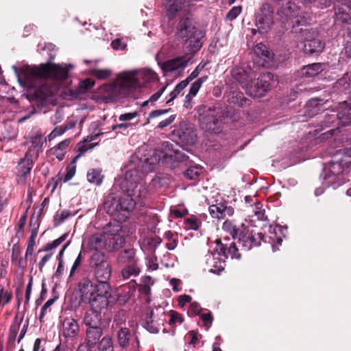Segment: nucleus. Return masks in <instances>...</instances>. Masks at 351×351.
<instances>
[{"label":"nucleus","mask_w":351,"mask_h":351,"mask_svg":"<svg viewBox=\"0 0 351 351\" xmlns=\"http://www.w3.org/2000/svg\"><path fill=\"white\" fill-rule=\"evenodd\" d=\"M29 226L31 228V236L36 238L38 234V228L39 226L38 218L35 216H32L29 221Z\"/></svg>","instance_id":"48"},{"label":"nucleus","mask_w":351,"mask_h":351,"mask_svg":"<svg viewBox=\"0 0 351 351\" xmlns=\"http://www.w3.org/2000/svg\"><path fill=\"white\" fill-rule=\"evenodd\" d=\"M207 78V76H203L194 82L190 87L189 93L191 94L192 96H195L201 88L202 84L206 81Z\"/></svg>","instance_id":"44"},{"label":"nucleus","mask_w":351,"mask_h":351,"mask_svg":"<svg viewBox=\"0 0 351 351\" xmlns=\"http://www.w3.org/2000/svg\"><path fill=\"white\" fill-rule=\"evenodd\" d=\"M102 330L100 327H88L86 330V345L94 347L102 335Z\"/></svg>","instance_id":"22"},{"label":"nucleus","mask_w":351,"mask_h":351,"mask_svg":"<svg viewBox=\"0 0 351 351\" xmlns=\"http://www.w3.org/2000/svg\"><path fill=\"white\" fill-rule=\"evenodd\" d=\"M70 143V139H65L61 141L60 143H58L56 146H55L51 149L52 154L55 155L59 160H63Z\"/></svg>","instance_id":"28"},{"label":"nucleus","mask_w":351,"mask_h":351,"mask_svg":"<svg viewBox=\"0 0 351 351\" xmlns=\"http://www.w3.org/2000/svg\"><path fill=\"white\" fill-rule=\"evenodd\" d=\"M338 118L343 125L351 123V103L345 101L341 104Z\"/></svg>","instance_id":"23"},{"label":"nucleus","mask_w":351,"mask_h":351,"mask_svg":"<svg viewBox=\"0 0 351 351\" xmlns=\"http://www.w3.org/2000/svg\"><path fill=\"white\" fill-rule=\"evenodd\" d=\"M274 23V10L269 4H264L258 12L255 25L256 29H252L251 32L255 34L258 31L260 34H265L268 32Z\"/></svg>","instance_id":"10"},{"label":"nucleus","mask_w":351,"mask_h":351,"mask_svg":"<svg viewBox=\"0 0 351 351\" xmlns=\"http://www.w3.org/2000/svg\"><path fill=\"white\" fill-rule=\"evenodd\" d=\"M90 247L95 252H100L99 250L106 248V240L105 235L101 234H93L89 241Z\"/></svg>","instance_id":"24"},{"label":"nucleus","mask_w":351,"mask_h":351,"mask_svg":"<svg viewBox=\"0 0 351 351\" xmlns=\"http://www.w3.org/2000/svg\"><path fill=\"white\" fill-rule=\"evenodd\" d=\"M141 272L140 267L136 263L125 267L121 271V276L124 279H128L132 276H136Z\"/></svg>","instance_id":"35"},{"label":"nucleus","mask_w":351,"mask_h":351,"mask_svg":"<svg viewBox=\"0 0 351 351\" xmlns=\"http://www.w3.org/2000/svg\"><path fill=\"white\" fill-rule=\"evenodd\" d=\"M57 90V86H53L50 88H48L47 86L44 85L40 87L39 89H38L37 94L40 97H42V99H45L48 97L55 94Z\"/></svg>","instance_id":"40"},{"label":"nucleus","mask_w":351,"mask_h":351,"mask_svg":"<svg viewBox=\"0 0 351 351\" xmlns=\"http://www.w3.org/2000/svg\"><path fill=\"white\" fill-rule=\"evenodd\" d=\"M208 210L213 218L218 219H223L226 217H230L234 214V209L231 206H227L223 203L210 205Z\"/></svg>","instance_id":"20"},{"label":"nucleus","mask_w":351,"mask_h":351,"mask_svg":"<svg viewBox=\"0 0 351 351\" xmlns=\"http://www.w3.org/2000/svg\"><path fill=\"white\" fill-rule=\"evenodd\" d=\"M206 64V63H199L195 69L190 74V75L184 81H188L189 84L191 80L196 78L199 75V73L204 69Z\"/></svg>","instance_id":"51"},{"label":"nucleus","mask_w":351,"mask_h":351,"mask_svg":"<svg viewBox=\"0 0 351 351\" xmlns=\"http://www.w3.org/2000/svg\"><path fill=\"white\" fill-rule=\"evenodd\" d=\"M254 53L259 58V60H255L257 64L263 66L269 63L274 58L273 52L262 43H258L254 47Z\"/></svg>","instance_id":"19"},{"label":"nucleus","mask_w":351,"mask_h":351,"mask_svg":"<svg viewBox=\"0 0 351 351\" xmlns=\"http://www.w3.org/2000/svg\"><path fill=\"white\" fill-rule=\"evenodd\" d=\"M201 311V307L197 302H193L191 304L190 307L188 310V314L191 316L199 315Z\"/></svg>","instance_id":"56"},{"label":"nucleus","mask_w":351,"mask_h":351,"mask_svg":"<svg viewBox=\"0 0 351 351\" xmlns=\"http://www.w3.org/2000/svg\"><path fill=\"white\" fill-rule=\"evenodd\" d=\"M99 351H113V343L112 338L104 337L99 342L98 346Z\"/></svg>","instance_id":"41"},{"label":"nucleus","mask_w":351,"mask_h":351,"mask_svg":"<svg viewBox=\"0 0 351 351\" xmlns=\"http://www.w3.org/2000/svg\"><path fill=\"white\" fill-rule=\"evenodd\" d=\"M130 93L128 86L123 84L121 73L114 83L101 86L95 93L94 97L99 102L108 103L115 101L121 95Z\"/></svg>","instance_id":"6"},{"label":"nucleus","mask_w":351,"mask_h":351,"mask_svg":"<svg viewBox=\"0 0 351 351\" xmlns=\"http://www.w3.org/2000/svg\"><path fill=\"white\" fill-rule=\"evenodd\" d=\"M300 11L294 3L287 1L278 11L282 23L290 22L293 25H303L306 21L299 16Z\"/></svg>","instance_id":"12"},{"label":"nucleus","mask_w":351,"mask_h":351,"mask_svg":"<svg viewBox=\"0 0 351 351\" xmlns=\"http://www.w3.org/2000/svg\"><path fill=\"white\" fill-rule=\"evenodd\" d=\"M32 168V160L29 157V153H27L25 157L19 162L18 169L19 172L21 176H26L29 173Z\"/></svg>","instance_id":"29"},{"label":"nucleus","mask_w":351,"mask_h":351,"mask_svg":"<svg viewBox=\"0 0 351 351\" xmlns=\"http://www.w3.org/2000/svg\"><path fill=\"white\" fill-rule=\"evenodd\" d=\"M201 319L204 322V325L206 327V330H208L212 324L213 317L210 313H203L201 315Z\"/></svg>","instance_id":"57"},{"label":"nucleus","mask_w":351,"mask_h":351,"mask_svg":"<svg viewBox=\"0 0 351 351\" xmlns=\"http://www.w3.org/2000/svg\"><path fill=\"white\" fill-rule=\"evenodd\" d=\"M56 298H51L48 300L41 308L40 315L39 317L40 320L42 322L44 317L51 311V306L54 303Z\"/></svg>","instance_id":"50"},{"label":"nucleus","mask_w":351,"mask_h":351,"mask_svg":"<svg viewBox=\"0 0 351 351\" xmlns=\"http://www.w3.org/2000/svg\"><path fill=\"white\" fill-rule=\"evenodd\" d=\"M105 239L106 240V249L109 251L118 250L125 243L123 236L106 237Z\"/></svg>","instance_id":"25"},{"label":"nucleus","mask_w":351,"mask_h":351,"mask_svg":"<svg viewBox=\"0 0 351 351\" xmlns=\"http://www.w3.org/2000/svg\"><path fill=\"white\" fill-rule=\"evenodd\" d=\"M324 70V65L320 63H313L312 64L303 66L302 75L306 77H313L317 75Z\"/></svg>","instance_id":"26"},{"label":"nucleus","mask_w":351,"mask_h":351,"mask_svg":"<svg viewBox=\"0 0 351 351\" xmlns=\"http://www.w3.org/2000/svg\"><path fill=\"white\" fill-rule=\"evenodd\" d=\"M66 129L64 126H58L56 127L49 135L48 139L49 141H52L56 137L62 135L65 132Z\"/></svg>","instance_id":"53"},{"label":"nucleus","mask_w":351,"mask_h":351,"mask_svg":"<svg viewBox=\"0 0 351 351\" xmlns=\"http://www.w3.org/2000/svg\"><path fill=\"white\" fill-rule=\"evenodd\" d=\"M80 331L77 321L72 317H65L62 321L61 333L65 338H73Z\"/></svg>","instance_id":"18"},{"label":"nucleus","mask_w":351,"mask_h":351,"mask_svg":"<svg viewBox=\"0 0 351 351\" xmlns=\"http://www.w3.org/2000/svg\"><path fill=\"white\" fill-rule=\"evenodd\" d=\"M224 248L226 252L227 258L230 257L231 258H239L240 254L238 253V248L235 245L234 243H232L230 245L229 247L227 249L226 245H224Z\"/></svg>","instance_id":"47"},{"label":"nucleus","mask_w":351,"mask_h":351,"mask_svg":"<svg viewBox=\"0 0 351 351\" xmlns=\"http://www.w3.org/2000/svg\"><path fill=\"white\" fill-rule=\"evenodd\" d=\"M232 75L245 88L247 93L254 97H263L278 82L277 78L270 73H266L256 80L254 71H245L243 67L233 69Z\"/></svg>","instance_id":"2"},{"label":"nucleus","mask_w":351,"mask_h":351,"mask_svg":"<svg viewBox=\"0 0 351 351\" xmlns=\"http://www.w3.org/2000/svg\"><path fill=\"white\" fill-rule=\"evenodd\" d=\"M189 62V60L186 59L184 56H181L160 63L159 64L165 73H169L180 69L183 70L188 65Z\"/></svg>","instance_id":"17"},{"label":"nucleus","mask_w":351,"mask_h":351,"mask_svg":"<svg viewBox=\"0 0 351 351\" xmlns=\"http://www.w3.org/2000/svg\"><path fill=\"white\" fill-rule=\"evenodd\" d=\"M71 215V213L69 210H61L58 211L54 217H53V221L56 226H59L60 223H62L65 219H66L69 216Z\"/></svg>","instance_id":"45"},{"label":"nucleus","mask_w":351,"mask_h":351,"mask_svg":"<svg viewBox=\"0 0 351 351\" xmlns=\"http://www.w3.org/2000/svg\"><path fill=\"white\" fill-rule=\"evenodd\" d=\"M123 194L117 199L115 197L109 195L105 202V208L107 212L112 215L120 213L123 217L125 213H129L132 211L135 207V200L132 195L134 192H123Z\"/></svg>","instance_id":"7"},{"label":"nucleus","mask_w":351,"mask_h":351,"mask_svg":"<svg viewBox=\"0 0 351 351\" xmlns=\"http://www.w3.org/2000/svg\"><path fill=\"white\" fill-rule=\"evenodd\" d=\"M222 229L229 233L233 239H237L239 234L242 232V230L237 228L236 225L230 220H226L223 222Z\"/></svg>","instance_id":"36"},{"label":"nucleus","mask_w":351,"mask_h":351,"mask_svg":"<svg viewBox=\"0 0 351 351\" xmlns=\"http://www.w3.org/2000/svg\"><path fill=\"white\" fill-rule=\"evenodd\" d=\"M188 85V81H182L179 84L176 85L173 90L170 93V99H168L166 103L170 104L177 96L180 94V93Z\"/></svg>","instance_id":"42"},{"label":"nucleus","mask_w":351,"mask_h":351,"mask_svg":"<svg viewBox=\"0 0 351 351\" xmlns=\"http://www.w3.org/2000/svg\"><path fill=\"white\" fill-rule=\"evenodd\" d=\"M175 118H176V115H171L167 119L160 121L158 123V128H164L169 125L175 120Z\"/></svg>","instance_id":"62"},{"label":"nucleus","mask_w":351,"mask_h":351,"mask_svg":"<svg viewBox=\"0 0 351 351\" xmlns=\"http://www.w3.org/2000/svg\"><path fill=\"white\" fill-rule=\"evenodd\" d=\"M43 144V138L41 134H36L32 138V146L29 152H33L36 154L38 153Z\"/></svg>","instance_id":"38"},{"label":"nucleus","mask_w":351,"mask_h":351,"mask_svg":"<svg viewBox=\"0 0 351 351\" xmlns=\"http://www.w3.org/2000/svg\"><path fill=\"white\" fill-rule=\"evenodd\" d=\"M315 32L305 31L303 32L304 42L302 46L304 51L306 53L313 54L322 51L324 46L321 40L316 38Z\"/></svg>","instance_id":"15"},{"label":"nucleus","mask_w":351,"mask_h":351,"mask_svg":"<svg viewBox=\"0 0 351 351\" xmlns=\"http://www.w3.org/2000/svg\"><path fill=\"white\" fill-rule=\"evenodd\" d=\"M76 166L73 164H69L66 169V173L64 178V182H66L70 180L75 174Z\"/></svg>","instance_id":"54"},{"label":"nucleus","mask_w":351,"mask_h":351,"mask_svg":"<svg viewBox=\"0 0 351 351\" xmlns=\"http://www.w3.org/2000/svg\"><path fill=\"white\" fill-rule=\"evenodd\" d=\"M180 283H181V281L177 278H172L170 280V285L172 287V289L176 292H178L180 291V289H181L180 287Z\"/></svg>","instance_id":"64"},{"label":"nucleus","mask_w":351,"mask_h":351,"mask_svg":"<svg viewBox=\"0 0 351 351\" xmlns=\"http://www.w3.org/2000/svg\"><path fill=\"white\" fill-rule=\"evenodd\" d=\"M101 317L96 310L88 311L84 317V324L88 327H99Z\"/></svg>","instance_id":"27"},{"label":"nucleus","mask_w":351,"mask_h":351,"mask_svg":"<svg viewBox=\"0 0 351 351\" xmlns=\"http://www.w3.org/2000/svg\"><path fill=\"white\" fill-rule=\"evenodd\" d=\"M95 85V82L90 79H86L80 83V87L84 89H90Z\"/></svg>","instance_id":"63"},{"label":"nucleus","mask_w":351,"mask_h":351,"mask_svg":"<svg viewBox=\"0 0 351 351\" xmlns=\"http://www.w3.org/2000/svg\"><path fill=\"white\" fill-rule=\"evenodd\" d=\"M181 3L178 0H165V5L167 8L169 18L176 16L177 12L181 10Z\"/></svg>","instance_id":"33"},{"label":"nucleus","mask_w":351,"mask_h":351,"mask_svg":"<svg viewBox=\"0 0 351 351\" xmlns=\"http://www.w3.org/2000/svg\"><path fill=\"white\" fill-rule=\"evenodd\" d=\"M69 68L66 64H56L52 62L42 64L38 66L28 67L23 71L24 82L33 86L36 79H49L60 81L66 79Z\"/></svg>","instance_id":"3"},{"label":"nucleus","mask_w":351,"mask_h":351,"mask_svg":"<svg viewBox=\"0 0 351 351\" xmlns=\"http://www.w3.org/2000/svg\"><path fill=\"white\" fill-rule=\"evenodd\" d=\"M89 265L94 270L97 282L95 283L86 278L81 280L79 283L80 300L93 308H106L116 300L108 282L112 274L111 265L102 252H94L90 257Z\"/></svg>","instance_id":"1"},{"label":"nucleus","mask_w":351,"mask_h":351,"mask_svg":"<svg viewBox=\"0 0 351 351\" xmlns=\"http://www.w3.org/2000/svg\"><path fill=\"white\" fill-rule=\"evenodd\" d=\"M221 118L219 110L209 108L201 118L202 127L210 132L218 133L220 132Z\"/></svg>","instance_id":"13"},{"label":"nucleus","mask_w":351,"mask_h":351,"mask_svg":"<svg viewBox=\"0 0 351 351\" xmlns=\"http://www.w3.org/2000/svg\"><path fill=\"white\" fill-rule=\"evenodd\" d=\"M119 263L124 264L127 263H136L135 259V251L134 249L125 250L119 253L117 257Z\"/></svg>","instance_id":"31"},{"label":"nucleus","mask_w":351,"mask_h":351,"mask_svg":"<svg viewBox=\"0 0 351 351\" xmlns=\"http://www.w3.org/2000/svg\"><path fill=\"white\" fill-rule=\"evenodd\" d=\"M111 46L115 50H124L127 45L120 39L117 38L112 41Z\"/></svg>","instance_id":"58"},{"label":"nucleus","mask_w":351,"mask_h":351,"mask_svg":"<svg viewBox=\"0 0 351 351\" xmlns=\"http://www.w3.org/2000/svg\"><path fill=\"white\" fill-rule=\"evenodd\" d=\"M166 321L165 308L161 306L153 308L147 313L143 326L149 332L158 333Z\"/></svg>","instance_id":"11"},{"label":"nucleus","mask_w":351,"mask_h":351,"mask_svg":"<svg viewBox=\"0 0 351 351\" xmlns=\"http://www.w3.org/2000/svg\"><path fill=\"white\" fill-rule=\"evenodd\" d=\"M239 239V244L243 247L245 250H250L252 247L258 245V243L256 241L254 236L249 231H246L243 225H242V232L237 237Z\"/></svg>","instance_id":"21"},{"label":"nucleus","mask_w":351,"mask_h":351,"mask_svg":"<svg viewBox=\"0 0 351 351\" xmlns=\"http://www.w3.org/2000/svg\"><path fill=\"white\" fill-rule=\"evenodd\" d=\"M216 243V249L206 255V263L210 272L219 274L224 269L227 255L224 244L221 243L220 240H217Z\"/></svg>","instance_id":"9"},{"label":"nucleus","mask_w":351,"mask_h":351,"mask_svg":"<svg viewBox=\"0 0 351 351\" xmlns=\"http://www.w3.org/2000/svg\"><path fill=\"white\" fill-rule=\"evenodd\" d=\"M201 173L202 167L195 165L190 167L189 169H187V170L184 172V176L190 180H194L198 178Z\"/></svg>","instance_id":"43"},{"label":"nucleus","mask_w":351,"mask_h":351,"mask_svg":"<svg viewBox=\"0 0 351 351\" xmlns=\"http://www.w3.org/2000/svg\"><path fill=\"white\" fill-rule=\"evenodd\" d=\"M182 322H183V319L181 317V316L178 313L174 312V311L171 312V319L169 322V324H174L176 322L181 324Z\"/></svg>","instance_id":"61"},{"label":"nucleus","mask_w":351,"mask_h":351,"mask_svg":"<svg viewBox=\"0 0 351 351\" xmlns=\"http://www.w3.org/2000/svg\"><path fill=\"white\" fill-rule=\"evenodd\" d=\"M138 116V112H132L122 114L119 116V119L120 121H130Z\"/></svg>","instance_id":"59"},{"label":"nucleus","mask_w":351,"mask_h":351,"mask_svg":"<svg viewBox=\"0 0 351 351\" xmlns=\"http://www.w3.org/2000/svg\"><path fill=\"white\" fill-rule=\"evenodd\" d=\"M99 135V134H95L94 135L88 136L83 141L80 142L78 147V150L80 154H83L95 147L97 143H91V142L95 140Z\"/></svg>","instance_id":"32"},{"label":"nucleus","mask_w":351,"mask_h":351,"mask_svg":"<svg viewBox=\"0 0 351 351\" xmlns=\"http://www.w3.org/2000/svg\"><path fill=\"white\" fill-rule=\"evenodd\" d=\"M146 266L148 270L155 271L158 268L157 258L154 255L148 256L146 258Z\"/></svg>","instance_id":"49"},{"label":"nucleus","mask_w":351,"mask_h":351,"mask_svg":"<svg viewBox=\"0 0 351 351\" xmlns=\"http://www.w3.org/2000/svg\"><path fill=\"white\" fill-rule=\"evenodd\" d=\"M203 36L202 31L191 19L186 18L180 21L177 37L184 43L187 53H195L202 48Z\"/></svg>","instance_id":"5"},{"label":"nucleus","mask_w":351,"mask_h":351,"mask_svg":"<svg viewBox=\"0 0 351 351\" xmlns=\"http://www.w3.org/2000/svg\"><path fill=\"white\" fill-rule=\"evenodd\" d=\"M335 15L337 20L343 23L351 21V3L350 0H337Z\"/></svg>","instance_id":"16"},{"label":"nucleus","mask_w":351,"mask_h":351,"mask_svg":"<svg viewBox=\"0 0 351 351\" xmlns=\"http://www.w3.org/2000/svg\"><path fill=\"white\" fill-rule=\"evenodd\" d=\"M67 237V234H64L61 237H60L58 239L54 240L50 243H47L45 248L43 250V251H50L53 249L56 248L58 247L63 241H65L66 238Z\"/></svg>","instance_id":"46"},{"label":"nucleus","mask_w":351,"mask_h":351,"mask_svg":"<svg viewBox=\"0 0 351 351\" xmlns=\"http://www.w3.org/2000/svg\"><path fill=\"white\" fill-rule=\"evenodd\" d=\"M241 8L240 6L233 7L228 13L226 19L232 21L235 19L241 13Z\"/></svg>","instance_id":"55"},{"label":"nucleus","mask_w":351,"mask_h":351,"mask_svg":"<svg viewBox=\"0 0 351 351\" xmlns=\"http://www.w3.org/2000/svg\"><path fill=\"white\" fill-rule=\"evenodd\" d=\"M90 75L95 76L99 80H106L108 79L112 74V71L108 69H92L90 71Z\"/></svg>","instance_id":"39"},{"label":"nucleus","mask_w":351,"mask_h":351,"mask_svg":"<svg viewBox=\"0 0 351 351\" xmlns=\"http://www.w3.org/2000/svg\"><path fill=\"white\" fill-rule=\"evenodd\" d=\"M160 151L156 150L151 158H145L144 161L139 160L138 168L141 169H129L123 178L117 181L123 192H134L137 184L142 180L145 173L150 172L154 169L155 165L159 162Z\"/></svg>","instance_id":"4"},{"label":"nucleus","mask_w":351,"mask_h":351,"mask_svg":"<svg viewBox=\"0 0 351 351\" xmlns=\"http://www.w3.org/2000/svg\"><path fill=\"white\" fill-rule=\"evenodd\" d=\"M131 338L130 330L126 328H122L117 333V340L119 346L125 348Z\"/></svg>","instance_id":"37"},{"label":"nucleus","mask_w":351,"mask_h":351,"mask_svg":"<svg viewBox=\"0 0 351 351\" xmlns=\"http://www.w3.org/2000/svg\"><path fill=\"white\" fill-rule=\"evenodd\" d=\"M122 230L121 224L117 221H110L104 228V235L106 237L121 236L120 232Z\"/></svg>","instance_id":"30"},{"label":"nucleus","mask_w":351,"mask_h":351,"mask_svg":"<svg viewBox=\"0 0 351 351\" xmlns=\"http://www.w3.org/2000/svg\"><path fill=\"white\" fill-rule=\"evenodd\" d=\"M123 84L127 85L130 92L142 87L157 79L156 74L151 69L130 71L121 73Z\"/></svg>","instance_id":"8"},{"label":"nucleus","mask_w":351,"mask_h":351,"mask_svg":"<svg viewBox=\"0 0 351 351\" xmlns=\"http://www.w3.org/2000/svg\"><path fill=\"white\" fill-rule=\"evenodd\" d=\"M252 208L258 219H264L265 210L263 208V205L261 203L256 202L254 206H252Z\"/></svg>","instance_id":"52"},{"label":"nucleus","mask_w":351,"mask_h":351,"mask_svg":"<svg viewBox=\"0 0 351 351\" xmlns=\"http://www.w3.org/2000/svg\"><path fill=\"white\" fill-rule=\"evenodd\" d=\"M324 171V182L323 184L326 186H331L335 189L341 185V183H336L339 180L341 173L343 171V168L340 162H332L328 167H325Z\"/></svg>","instance_id":"14"},{"label":"nucleus","mask_w":351,"mask_h":351,"mask_svg":"<svg viewBox=\"0 0 351 351\" xmlns=\"http://www.w3.org/2000/svg\"><path fill=\"white\" fill-rule=\"evenodd\" d=\"M87 180L89 182L99 185L103 180L101 171L99 169H90L87 173Z\"/></svg>","instance_id":"34"},{"label":"nucleus","mask_w":351,"mask_h":351,"mask_svg":"<svg viewBox=\"0 0 351 351\" xmlns=\"http://www.w3.org/2000/svg\"><path fill=\"white\" fill-rule=\"evenodd\" d=\"M165 87H162V88H160L157 93H156L155 94H154L150 98L149 100L145 101L143 104V106H145L146 105H147V104L149 102V101H152V102H154L156 101H157L160 97L161 96V95L163 93V92L165 91Z\"/></svg>","instance_id":"60"}]
</instances>
